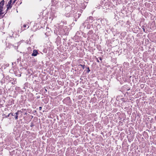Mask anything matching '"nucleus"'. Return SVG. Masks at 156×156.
<instances>
[{
  "mask_svg": "<svg viewBox=\"0 0 156 156\" xmlns=\"http://www.w3.org/2000/svg\"><path fill=\"white\" fill-rule=\"evenodd\" d=\"M99 59L101 61L102 60V58H101V57H99Z\"/></svg>",
  "mask_w": 156,
  "mask_h": 156,
  "instance_id": "6e6552de",
  "label": "nucleus"
},
{
  "mask_svg": "<svg viewBox=\"0 0 156 156\" xmlns=\"http://www.w3.org/2000/svg\"><path fill=\"white\" fill-rule=\"evenodd\" d=\"M29 26L27 23V24H24L23 25V27L25 28L27 27V28H29Z\"/></svg>",
  "mask_w": 156,
  "mask_h": 156,
  "instance_id": "20e7f679",
  "label": "nucleus"
},
{
  "mask_svg": "<svg viewBox=\"0 0 156 156\" xmlns=\"http://www.w3.org/2000/svg\"><path fill=\"white\" fill-rule=\"evenodd\" d=\"M2 15H3L2 14V13H0V16H1Z\"/></svg>",
  "mask_w": 156,
  "mask_h": 156,
  "instance_id": "1a4fd4ad",
  "label": "nucleus"
},
{
  "mask_svg": "<svg viewBox=\"0 0 156 156\" xmlns=\"http://www.w3.org/2000/svg\"><path fill=\"white\" fill-rule=\"evenodd\" d=\"M4 1L2 0L0 2V13L4 14L6 12L5 7L4 5Z\"/></svg>",
  "mask_w": 156,
  "mask_h": 156,
  "instance_id": "f257e3e1",
  "label": "nucleus"
},
{
  "mask_svg": "<svg viewBox=\"0 0 156 156\" xmlns=\"http://www.w3.org/2000/svg\"><path fill=\"white\" fill-rule=\"evenodd\" d=\"M88 72L90 71V69H89V68H88Z\"/></svg>",
  "mask_w": 156,
  "mask_h": 156,
  "instance_id": "9b49d317",
  "label": "nucleus"
},
{
  "mask_svg": "<svg viewBox=\"0 0 156 156\" xmlns=\"http://www.w3.org/2000/svg\"><path fill=\"white\" fill-rule=\"evenodd\" d=\"M97 61L98 62H99V61L98 59H97Z\"/></svg>",
  "mask_w": 156,
  "mask_h": 156,
  "instance_id": "9d476101",
  "label": "nucleus"
},
{
  "mask_svg": "<svg viewBox=\"0 0 156 156\" xmlns=\"http://www.w3.org/2000/svg\"><path fill=\"white\" fill-rule=\"evenodd\" d=\"M37 51L34 50L33 51V52L32 54V56H36L37 55Z\"/></svg>",
  "mask_w": 156,
  "mask_h": 156,
  "instance_id": "7ed1b4c3",
  "label": "nucleus"
},
{
  "mask_svg": "<svg viewBox=\"0 0 156 156\" xmlns=\"http://www.w3.org/2000/svg\"><path fill=\"white\" fill-rule=\"evenodd\" d=\"M41 107H40V110H41Z\"/></svg>",
  "mask_w": 156,
  "mask_h": 156,
  "instance_id": "f8f14e48",
  "label": "nucleus"
},
{
  "mask_svg": "<svg viewBox=\"0 0 156 156\" xmlns=\"http://www.w3.org/2000/svg\"><path fill=\"white\" fill-rule=\"evenodd\" d=\"M19 111H18L16 113V115H18L19 114Z\"/></svg>",
  "mask_w": 156,
  "mask_h": 156,
  "instance_id": "423d86ee",
  "label": "nucleus"
},
{
  "mask_svg": "<svg viewBox=\"0 0 156 156\" xmlns=\"http://www.w3.org/2000/svg\"><path fill=\"white\" fill-rule=\"evenodd\" d=\"M80 66L83 69H84V65H80Z\"/></svg>",
  "mask_w": 156,
  "mask_h": 156,
  "instance_id": "39448f33",
  "label": "nucleus"
},
{
  "mask_svg": "<svg viewBox=\"0 0 156 156\" xmlns=\"http://www.w3.org/2000/svg\"><path fill=\"white\" fill-rule=\"evenodd\" d=\"M14 4H12V0H10L8 2V4L6 5L7 7V10H8V9H11L12 7V5Z\"/></svg>",
  "mask_w": 156,
  "mask_h": 156,
  "instance_id": "f03ea898",
  "label": "nucleus"
},
{
  "mask_svg": "<svg viewBox=\"0 0 156 156\" xmlns=\"http://www.w3.org/2000/svg\"><path fill=\"white\" fill-rule=\"evenodd\" d=\"M18 116L17 115H16L15 116V119H18Z\"/></svg>",
  "mask_w": 156,
  "mask_h": 156,
  "instance_id": "0eeeda50",
  "label": "nucleus"
}]
</instances>
